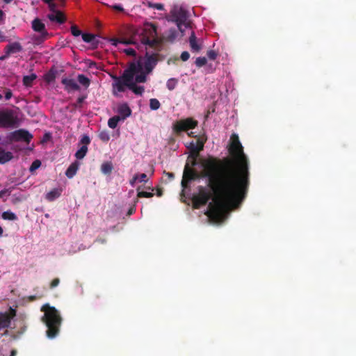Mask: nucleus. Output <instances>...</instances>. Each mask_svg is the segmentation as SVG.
<instances>
[{
	"instance_id": "c85d7f7f",
	"label": "nucleus",
	"mask_w": 356,
	"mask_h": 356,
	"mask_svg": "<svg viewBox=\"0 0 356 356\" xmlns=\"http://www.w3.org/2000/svg\"><path fill=\"white\" fill-rule=\"evenodd\" d=\"M178 83V80L175 78H171L168 80L166 87L169 90H173Z\"/></svg>"
},
{
	"instance_id": "39448f33",
	"label": "nucleus",
	"mask_w": 356,
	"mask_h": 356,
	"mask_svg": "<svg viewBox=\"0 0 356 356\" xmlns=\"http://www.w3.org/2000/svg\"><path fill=\"white\" fill-rule=\"evenodd\" d=\"M139 37L141 42L149 47L153 48L159 44L156 26L153 23H145Z\"/></svg>"
},
{
	"instance_id": "052dcab7",
	"label": "nucleus",
	"mask_w": 356,
	"mask_h": 356,
	"mask_svg": "<svg viewBox=\"0 0 356 356\" xmlns=\"http://www.w3.org/2000/svg\"><path fill=\"white\" fill-rule=\"evenodd\" d=\"M165 175L168 177L170 179H173L175 177V175L172 172H165Z\"/></svg>"
},
{
	"instance_id": "f704fd0d",
	"label": "nucleus",
	"mask_w": 356,
	"mask_h": 356,
	"mask_svg": "<svg viewBox=\"0 0 356 356\" xmlns=\"http://www.w3.org/2000/svg\"><path fill=\"white\" fill-rule=\"evenodd\" d=\"M49 37V35L44 36V35H43V33H40L39 35H38L35 38L34 41L37 44H41L42 42L45 41Z\"/></svg>"
},
{
	"instance_id": "b1692460",
	"label": "nucleus",
	"mask_w": 356,
	"mask_h": 356,
	"mask_svg": "<svg viewBox=\"0 0 356 356\" xmlns=\"http://www.w3.org/2000/svg\"><path fill=\"white\" fill-rule=\"evenodd\" d=\"M178 33L175 29H170L166 33L164 37L165 41L172 42L177 38Z\"/></svg>"
},
{
	"instance_id": "423d86ee",
	"label": "nucleus",
	"mask_w": 356,
	"mask_h": 356,
	"mask_svg": "<svg viewBox=\"0 0 356 356\" xmlns=\"http://www.w3.org/2000/svg\"><path fill=\"white\" fill-rule=\"evenodd\" d=\"M18 122L17 116L13 110L0 111V127L4 128L13 127Z\"/></svg>"
},
{
	"instance_id": "58836bf2",
	"label": "nucleus",
	"mask_w": 356,
	"mask_h": 356,
	"mask_svg": "<svg viewBox=\"0 0 356 356\" xmlns=\"http://www.w3.org/2000/svg\"><path fill=\"white\" fill-rule=\"evenodd\" d=\"M56 78L55 74L54 72H48L44 76V79L47 83H51Z\"/></svg>"
},
{
	"instance_id": "ddd939ff",
	"label": "nucleus",
	"mask_w": 356,
	"mask_h": 356,
	"mask_svg": "<svg viewBox=\"0 0 356 356\" xmlns=\"http://www.w3.org/2000/svg\"><path fill=\"white\" fill-rule=\"evenodd\" d=\"M16 311L14 309L10 308L9 313L0 312V330L9 327L11 319L15 316Z\"/></svg>"
},
{
	"instance_id": "de8ad7c7",
	"label": "nucleus",
	"mask_w": 356,
	"mask_h": 356,
	"mask_svg": "<svg viewBox=\"0 0 356 356\" xmlns=\"http://www.w3.org/2000/svg\"><path fill=\"white\" fill-rule=\"evenodd\" d=\"M48 5H49V10H50L51 11H52V12H53V13H56V11H58V10H56V7H57V6H56V4L55 3H53L52 1H50V2H49V3H48Z\"/></svg>"
},
{
	"instance_id": "0e129e2a",
	"label": "nucleus",
	"mask_w": 356,
	"mask_h": 356,
	"mask_svg": "<svg viewBox=\"0 0 356 356\" xmlns=\"http://www.w3.org/2000/svg\"><path fill=\"white\" fill-rule=\"evenodd\" d=\"M16 354H17V350H11L10 356H15Z\"/></svg>"
},
{
	"instance_id": "4468645a",
	"label": "nucleus",
	"mask_w": 356,
	"mask_h": 356,
	"mask_svg": "<svg viewBox=\"0 0 356 356\" xmlns=\"http://www.w3.org/2000/svg\"><path fill=\"white\" fill-rule=\"evenodd\" d=\"M172 15L177 23V25L179 29H181V25L183 24L187 18L186 13L183 9L174 10Z\"/></svg>"
},
{
	"instance_id": "8fccbe9b",
	"label": "nucleus",
	"mask_w": 356,
	"mask_h": 356,
	"mask_svg": "<svg viewBox=\"0 0 356 356\" xmlns=\"http://www.w3.org/2000/svg\"><path fill=\"white\" fill-rule=\"evenodd\" d=\"M40 164L41 163L39 160H35V161L33 162L30 170H33V169L38 168L40 165Z\"/></svg>"
},
{
	"instance_id": "cd10ccee",
	"label": "nucleus",
	"mask_w": 356,
	"mask_h": 356,
	"mask_svg": "<svg viewBox=\"0 0 356 356\" xmlns=\"http://www.w3.org/2000/svg\"><path fill=\"white\" fill-rule=\"evenodd\" d=\"M77 80L80 84L86 88H88L90 86V79L83 74H79L77 76Z\"/></svg>"
},
{
	"instance_id": "09e8293b",
	"label": "nucleus",
	"mask_w": 356,
	"mask_h": 356,
	"mask_svg": "<svg viewBox=\"0 0 356 356\" xmlns=\"http://www.w3.org/2000/svg\"><path fill=\"white\" fill-rule=\"evenodd\" d=\"M138 179L139 180L140 182H147V175L145 173H142L140 175H138Z\"/></svg>"
},
{
	"instance_id": "774afa93",
	"label": "nucleus",
	"mask_w": 356,
	"mask_h": 356,
	"mask_svg": "<svg viewBox=\"0 0 356 356\" xmlns=\"http://www.w3.org/2000/svg\"><path fill=\"white\" fill-rule=\"evenodd\" d=\"M6 3H10L13 0H3Z\"/></svg>"
},
{
	"instance_id": "680f3d73",
	"label": "nucleus",
	"mask_w": 356,
	"mask_h": 356,
	"mask_svg": "<svg viewBox=\"0 0 356 356\" xmlns=\"http://www.w3.org/2000/svg\"><path fill=\"white\" fill-rule=\"evenodd\" d=\"M138 178V175H136L134 177H133V179L130 181L131 182V184H134V183L136 181V180H137Z\"/></svg>"
},
{
	"instance_id": "69168bd1",
	"label": "nucleus",
	"mask_w": 356,
	"mask_h": 356,
	"mask_svg": "<svg viewBox=\"0 0 356 356\" xmlns=\"http://www.w3.org/2000/svg\"><path fill=\"white\" fill-rule=\"evenodd\" d=\"M188 135L189 136L195 137V138H197V136H195V135H194V133H193V131H191V132L188 133Z\"/></svg>"
},
{
	"instance_id": "c756f323",
	"label": "nucleus",
	"mask_w": 356,
	"mask_h": 356,
	"mask_svg": "<svg viewBox=\"0 0 356 356\" xmlns=\"http://www.w3.org/2000/svg\"><path fill=\"white\" fill-rule=\"evenodd\" d=\"M81 36L83 40L88 43L93 44V42L95 39V35L92 33H82Z\"/></svg>"
},
{
	"instance_id": "6e6552de",
	"label": "nucleus",
	"mask_w": 356,
	"mask_h": 356,
	"mask_svg": "<svg viewBox=\"0 0 356 356\" xmlns=\"http://www.w3.org/2000/svg\"><path fill=\"white\" fill-rule=\"evenodd\" d=\"M200 177V175L198 173V172L193 168H191L189 165V163L187 162L183 174V177L181 180V186L184 188L187 187L188 183L192 181L195 180L196 179H198Z\"/></svg>"
},
{
	"instance_id": "a19ab883",
	"label": "nucleus",
	"mask_w": 356,
	"mask_h": 356,
	"mask_svg": "<svg viewBox=\"0 0 356 356\" xmlns=\"http://www.w3.org/2000/svg\"><path fill=\"white\" fill-rule=\"evenodd\" d=\"M86 99L85 96L79 97L76 102L73 104V106L75 108H81L82 103L83 102L84 99Z\"/></svg>"
},
{
	"instance_id": "412c9836",
	"label": "nucleus",
	"mask_w": 356,
	"mask_h": 356,
	"mask_svg": "<svg viewBox=\"0 0 356 356\" xmlns=\"http://www.w3.org/2000/svg\"><path fill=\"white\" fill-rule=\"evenodd\" d=\"M112 78L116 81L115 83L113 84V87L116 88L118 92H124L126 85L125 81L122 79V76L118 77L116 76H112Z\"/></svg>"
},
{
	"instance_id": "393cba45",
	"label": "nucleus",
	"mask_w": 356,
	"mask_h": 356,
	"mask_svg": "<svg viewBox=\"0 0 356 356\" xmlns=\"http://www.w3.org/2000/svg\"><path fill=\"white\" fill-rule=\"evenodd\" d=\"M36 78V74L33 73L30 75L24 76L23 77V84L26 87H30L33 85V82Z\"/></svg>"
},
{
	"instance_id": "aec40b11",
	"label": "nucleus",
	"mask_w": 356,
	"mask_h": 356,
	"mask_svg": "<svg viewBox=\"0 0 356 356\" xmlns=\"http://www.w3.org/2000/svg\"><path fill=\"white\" fill-rule=\"evenodd\" d=\"M62 193V189L61 188H54L49 193H47L45 195L46 200H47L49 202H53L56 199L58 198Z\"/></svg>"
},
{
	"instance_id": "0eeeda50",
	"label": "nucleus",
	"mask_w": 356,
	"mask_h": 356,
	"mask_svg": "<svg viewBox=\"0 0 356 356\" xmlns=\"http://www.w3.org/2000/svg\"><path fill=\"white\" fill-rule=\"evenodd\" d=\"M6 138L9 143L13 141H24L29 144L33 138V135L27 130L21 129L10 133Z\"/></svg>"
},
{
	"instance_id": "603ef678",
	"label": "nucleus",
	"mask_w": 356,
	"mask_h": 356,
	"mask_svg": "<svg viewBox=\"0 0 356 356\" xmlns=\"http://www.w3.org/2000/svg\"><path fill=\"white\" fill-rule=\"evenodd\" d=\"M12 96H13V92H12L11 90L6 89L5 91L6 99H7V100L10 99L12 97Z\"/></svg>"
},
{
	"instance_id": "7ed1b4c3",
	"label": "nucleus",
	"mask_w": 356,
	"mask_h": 356,
	"mask_svg": "<svg viewBox=\"0 0 356 356\" xmlns=\"http://www.w3.org/2000/svg\"><path fill=\"white\" fill-rule=\"evenodd\" d=\"M159 54L154 53L149 54L146 52L144 58L140 57L136 65H140L141 70L138 72L136 76V81L138 83H145L147 81V75L150 74L158 63Z\"/></svg>"
},
{
	"instance_id": "a18cd8bd",
	"label": "nucleus",
	"mask_w": 356,
	"mask_h": 356,
	"mask_svg": "<svg viewBox=\"0 0 356 356\" xmlns=\"http://www.w3.org/2000/svg\"><path fill=\"white\" fill-rule=\"evenodd\" d=\"M60 283L59 278H54L50 283L49 288L54 289Z\"/></svg>"
},
{
	"instance_id": "5701e85b",
	"label": "nucleus",
	"mask_w": 356,
	"mask_h": 356,
	"mask_svg": "<svg viewBox=\"0 0 356 356\" xmlns=\"http://www.w3.org/2000/svg\"><path fill=\"white\" fill-rule=\"evenodd\" d=\"M78 168L79 165L76 162L72 163L67 169L65 175L70 179L72 178L76 175Z\"/></svg>"
},
{
	"instance_id": "49530a36",
	"label": "nucleus",
	"mask_w": 356,
	"mask_h": 356,
	"mask_svg": "<svg viewBox=\"0 0 356 356\" xmlns=\"http://www.w3.org/2000/svg\"><path fill=\"white\" fill-rule=\"evenodd\" d=\"M190 57V54L188 51H183L181 54V59L183 60V61H186Z\"/></svg>"
},
{
	"instance_id": "1a4fd4ad",
	"label": "nucleus",
	"mask_w": 356,
	"mask_h": 356,
	"mask_svg": "<svg viewBox=\"0 0 356 356\" xmlns=\"http://www.w3.org/2000/svg\"><path fill=\"white\" fill-rule=\"evenodd\" d=\"M197 124V122L191 118L177 121L173 125V129L176 133L188 131L190 129H194Z\"/></svg>"
},
{
	"instance_id": "6ab92c4d",
	"label": "nucleus",
	"mask_w": 356,
	"mask_h": 356,
	"mask_svg": "<svg viewBox=\"0 0 356 356\" xmlns=\"http://www.w3.org/2000/svg\"><path fill=\"white\" fill-rule=\"evenodd\" d=\"M189 44L191 50L194 52H199L202 49V45L198 43L194 32H192L189 37Z\"/></svg>"
},
{
	"instance_id": "c03bdc74",
	"label": "nucleus",
	"mask_w": 356,
	"mask_h": 356,
	"mask_svg": "<svg viewBox=\"0 0 356 356\" xmlns=\"http://www.w3.org/2000/svg\"><path fill=\"white\" fill-rule=\"evenodd\" d=\"M124 52L128 55V56H135L136 54V52L135 51V49H132V48H128V49H125L124 50Z\"/></svg>"
},
{
	"instance_id": "37998d69",
	"label": "nucleus",
	"mask_w": 356,
	"mask_h": 356,
	"mask_svg": "<svg viewBox=\"0 0 356 356\" xmlns=\"http://www.w3.org/2000/svg\"><path fill=\"white\" fill-rule=\"evenodd\" d=\"M149 7H152L153 8H155L159 10H163L164 9V6L162 3H151L149 4Z\"/></svg>"
},
{
	"instance_id": "dca6fc26",
	"label": "nucleus",
	"mask_w": 356,
	"mask_h": 356,
	"mask_svg": "<svg viewBox=\"0 0 356 356\" xmlns=\"http://www.w3.org/2000/svg\"><path fill=\"white\" fill-rule=\"evenodd\" d=\"M32 29L34 31L39 33H43V35H49V33L45 29L44 24L38 18H35L32 21Z\"/></svg>"
},
{
	"instance_id": "a878e982",
	"label": "nucleus",
	"mask_w": 356,
	"mask_h": 356,
	"mask_svg": "<svg viewBox=\"0 0 356 356\" xmlns=\"http://www.w3.org/2000/svg\"><path fill=\"white\" fill-rule=\"evenodd\" d=\"M13 154L10 152L0 151V163H5L13 159Z\"/></svg>"
},
{
	"instance_id": "f8f14e48",
	"label": "nucleus",
	"mask_w": 356,
	"mask_h": 356,
	"mask_svg": "<svg viewBox=\"0 0 356 356\" xmlns=\"http://www.w3.org/2000/svg\"><path fill=\"white\" fill-rule=\"evenodd\" d=\"M22 49V46L19 42H14L10 43L5 47V54L0 57V60H3L8 58L11 54L20 52Z\"/></svg>"
},
{
	"instance_id": "4be33fe9",
	"label": "nucleus",
	"mask_w": 356,
	"mask_h": 356,
	"mask_svg": "<svg viewBox=\"0 0 356 356\" xmlns=\"http://www.w3.org/2000/svg\"><path fill=\"white\" fill-rule=\"evenodd\" d=\"M113 170V165L111 161H106L102 164L101 165V172L106 175H109L111 174Z\"/></svg>"
},
{
	"instance_id": "9d476101",
	"label": "nucleus",
	"mask_w": 356,
	"mask_h": 356,
	"mask_svg": "<svg viewBox=\"0 0 356 356\" xmlns=\"http://www.w3.org/2000/svg\"><path fill=\"white\" fill-rule=\"evenodd\" d=\"M207 137L205 134L198 136L197 138L196 143L192 141L190 143L188 148L190 149L191 152L195 156H198L200 151L203 150L204 143L207 142Z\"/></svg>"
},
{
	"instance_id": "f03ea898",
	"label": "nucleus",
	"mask_w": 356,
	"mask_h": 356,
	"mask_svg": "<svg viewBox=\"0 0 356 356\" xmlns=\"http://www.w3.org/2000/svg\"><path fill=\"white\" fill-rule=\"evenodd\" d=\"M41 311L44 312L41 320L47 327V336L49 339H54L58 334L63 321L60 313L54 307L47 303L42 306Z\"/></svg>"
},
{
	"instance_id": "f257e3e1",
	"label": "nucleus",
	"mask_w": 356,
	"mask_h": 356,
	"mask_svg": "<svg viewBox=\"0 0 356 356\" xmlns=\"http://www.w3.org/2000/svg\"><path fill=\"white\" fill-rule=\"evenodd\" d=\"M229 152L232 159L210 156L202 161L201 177L208 179V187H197L192 197L193 207L200 209L212 200L205 212L212 221L220 222L227 204L237 206L245 198L250 185L249 161L236 134L230 138Z\"/></svg>"
},
{
	"instance_id": "5fc2aeb1",
	"label": "nucleus",
	"mask_w": 356,
	"mask_h": 356,
	"mask_svg": "<svg viewBox=\"0 0 356 356\" xmlns=\"http://www.w3.org/2000/svg\"><path fill=\"white\" fill-rule=\"evenodd\" d=\"M10 191L9 189H3L0 191V197H2L6 194H10Z\"/></svg>"
},
{
	"instance_id": "72a5a7b5",
	"label": "nucleus",
	"mask_w": 356,
	"mask_h": 356,
	"mask_svg": "<svg viewBox=\"0 0 356 356\" xmlns=\"http://www.w3.org/2000/svg\"><path fill=\"white\" fill-rule=\"evenodd\" d=\"M207 60L205 57H198L196 58L195 65L197 67H201L206 65Z\"/></svg>"
},
{
	"instance_id": "e2e57ef3",
	"label": "nucleus",
	"mask_w": 356,
	"mask_h": 356,
	"mask_svg": "<svg viewBox=\"0 0 356 356\" xmlns=\"http://www.w3.org/2000/svg\"><path fill=\"white\" fill-rule=\"evenodd\" d=\"M162 194H163L162 190L161 188H158L157 193H156L157 196L161 197L162 195Z\"/></svg>"
},
{
	"instance_id": "6e6d98bb",
	"label": "nucleus",
	"mask_w": 356,
	"mask_h": 356,
	"mask_svg": "<svg viewBox=\"0 0 356 356\" xmlns=\"http://www.w3.org/2000/svg\"><path fill=\"white\" fill-rule=\"evenodd\" d=\"M113 9H115V10H116L120 11V12H122V11H123V10H124V9H123V8L122 7V6L118 5V4H115V5H114V6H113Z\"/></svg>"
},
{
	"instance_id": "bf43d9fd",
	"label": "nucleus",
	"mask_w": 356,
	"mask_h": 356,
	"mask_svg": "<svg viewBox=\"0 0 356 356\" xmlns=\"http://www.w3.org/2000/svg\"><path fill=\"white\" fill-rule=\"evenodd\" d=\"M135 211H136V208H135V207H131V208L129 209V211H128V212H127V215H128V216H131V215H132Z\"/></svg>"
},
{
	"instance_id": "338daca9",
	"label": "nucleus",
	"mask_w": 356,
	"mask_h": 356,
	"mask_svg": "<svg viewBox=\"0 0 356 356\" xmlns=\"http://www.w3.org/2000/svg\"><path fill=\"white\" fill-rule=\"evenodd\" d=\"M46 3H49L50 1H52L53 0H42Z\"/></svg>"
},
{
	"instance_id": "2f4dec72",
	"label": "nucleus",
	"mask_w": 356,
	"mask_h": 356,
	"mask_svg": "<svg viewBox=\"0 0 356 356\" xmlns=\"http://www.w3.org/2000/svg\"><path fill=\"white\" fill-rule=\"evenodd\" d=\"M161 106V104L157 99L152 98L149 100V107L152 110L156 111Z\"/></svg>"
},
{
	"instance_id": "864d4df0",
	"label": "nucleus",
	"mask_w": 356,
	"mask_h": 356,
	"mask_svg": "<svg viewBox=\"0 0 356 356\" xmlns=\"http://www.w3.org/2000/svg\"><path fill=\"white\" fill-rule=\"evenodd\" d=\"M41 298H42V295H41V296H28L27 298L30 301H35V300H36L38 299H40Z\"/></svg>"
},
{
	"instance_id": "3c124183",
	"label": "nucleus",
	"mask_w": 356,
	"mask_h": 356,
	"mask_svg": "<svg viewBox=\"0 0 356 356\" xmlns=\"http://www.w3.org/2000/svg\"><path fill=\"white\" fill-rule=\"evenodd\" d=\"M118 42L125 44H135L136 42L134 41L133 39H129V40H118Z\"/></svg>"
},
{
	"instance_id": "ea45409f",
	"label": "nucleus",
	"mask_w": 356,
	"mask_h": 356,
	"mask_svg": "<svg viewBox=\"0 0 356 356\" xmlns=\"http://www.w3.org/2000/svg\"><path fill=\"white\" fill-rule=\"evenodd\" d=\"M26 330V326L24 325L21 327L14 334V338L17 339L22 335Z\"/></svg>"
},
{
	"instance_id": "bb28decb",
	"label": "nucleus",
	"mask_w": 356,
	"mask_h": 356,
	"mask_svg": "<svg viewBox=\"0 0 356 356\" xmlns=\"http://www.w3.org/2000/svg\"><path fill=\"white\" fill-rule=\"evenodd\" d=\"M122 120L120 116L115 115L111 118L108 121V125L111 129H115L117 127L119 121Z\"/></svg>"
},
{
	"instance_id": "2eb2a0df",
	"label": "nucleus",
	"mask_w": 356,
	"mask_h": 356,
	"mask_svg": "<svg viewBox=\"0 0 356 356\" xmlns=\"http://www.w3.org/2000/svg\"><path fill=\"white\" fill-rule=\"evenodd\" d=\"M61 83L65 86V90L68 92H70L71 91L79 90L80 89L79 86L73 79L63 78Z\"/></svg>"
},
{
	"instance_id": "473e14b6",
	"label": "nucleus",
	"mask_w": 356,
	"mask_h": 356,
	"mask_svg": "<svg viewBox=\"0 0 356 356\" xmlns=\"http://www.w3.org/2000/svg\"><path fill=\"white\" fill-rule=\"evenodd\" d=\"M99 138L102 141L106 143L110 140V135L106 131H102L99 134Z\"/></svg>"
},
{
	"instance_id": "13d9d810",
	"label": "nucleus",
	"mask_w": 356,
	"mask_h": 356,
	"mask_svg": "<svg viewBox=\"0 0 356 356\" xmlns=\"http://www.w3.org/2000/svg\"><path fill=\"white\" fill-rule=\"evenodd\" d=\"M5 14L3 10H0V24H3L4 21Z\"/></svg>"
},
{
	"instance_id": "c9c22d12",
	"label": "nucleus",
	"mask_w": 356,
	"mask_h": 356,
	"mask_svg": "<svg viewBox=\"0 0 356 356\" xmlns=\"http://www.w3.org/2000/svg\"><path fill=\"white\" fill-rule=\"evenodd\" d=\"M71 33L75 36H79L82 34V32L81 30L79 29L78 26L76 25H72L71 26Z\"/></svg>"
},
{
	"instance_id": "4c0bfd02",
	"label": "nucleus",
	"mask_w": 356,
	"mask_h": 356,
	"mask_svg": "<svg viewBox=\"0 0 356 356\" xmlns=\"http://www.w3.org/2000/svg\"><path fill=\"white\" fill-rule=\"evenodd\" d=\"M197 156H195L194 154H193V152H191V154L189 155L188 158V160L191 159L190 162H191V165L190 166L191 168H193L195 167L196 165H197Z\"/></svg>"
},
{
	"instance_id": "4d7b16f0",
	"label": "nucleus",
	"mask_w": 356,
	"mask_h": 356,
	"mask_svg": "<svg viewBox=\"0 0 356 356\" xmlns=\"http://www.w3.org/2000/svg\"><path fill=\"white\" fill-rule=\"evenodd\" d=\"M7 40V38L4 35L3 33L0 30V42Z\"/></svg>"
},
{
	"instance_id": "f3484780",
	"label": "nucleus",
	"mask_w": 356,
	"mask_h": 356,
	"mask_svg": "<svg viewBox=\"0 0 356 356\" xmlns=\"http://www.w3.org/2000/svg\"><path fill=\"white\" fill-rule=\"evenodd\" d=\"M47 17L51 22H56L60 24L65 23L66 21V17L60 10L54 13L48 14Z\"/></svg>"
},
{
	"instance_id": "79ce46f5",
	"label": "nucleus",
	"mask_w": 356,
	"mask_h": 356,
	"mask_svg": "<svg viewBox=\"0 0 356 356\" xmlns=\"http://www.w3.org/2000/svg\"><path fill=\"white\" fill-rule=\"evenodd\" d=\"M207 55L210 60H215L217 58L218 54L214 50H209L207 51Z\"/></svg>"
},
{
	"instance_id": "a211bd4d",
	"label": "nucleus",
	"mask_w": 356,
	"mask_h": 356,
	"mask_svg": "<svg viewBox=\"0 0 356 356\" xmlns=\"http://www.w3.org/2000/svg\"><path fill=\"white\" fill-rule=\"evenodd\" d=\"M118 113L119 114V116H120L121 120H124L131 115V110L127 105V104H122L118 106Z\"/></svg>"
},
{
	"instance_id": "7c9ffc66",
	"label": "nucleus",
	"mask_w": 356,
	"mask_h": 356,
	"mask_svg": "<svg viewBox=\"0 0 356 356\" xmlns=\"http://www.w3.org/2000/svg\"><path fill=\"white\" fill-rule=\"evenodd\" d=\"M2 218L4 220H15L17 218V216L14 213L10 211H4L2 213Z\"/></svg>"
},
{
	"instance_id": "9b49d317",
	"label": "nucleus",
	"mask_w": 356,
	"mask_h": 356,
	"mask_svg": "<svg viewBox=\"0 0 356 356\" xmlns=\"http://www.w3.org/2000/svg\"><path fill=\"white\" fill-rule=\"evenodd\" d=\"M90 138L88 135L84 134L82 136L79 143V145H81V147L75 153V157L77 159H82L85 157L88 150V145L90 143Z\"/></svg>"
},
{
	"instance_id": "20e7f679",
	"label": "nucleus",
	"mask_w": 356,
	"mask_h": 356,
	"mask_svg": "<svg viewBox=\"0 0 356 356\" xmlns=\"http://www.w3.org/2000/svg\"><path fill=\"white\" fill-rule=\"evenodd\" d=\"M141 70L140 65H136L134 62L131 63L129 67L124 70L122 78L125 81V85L132 92L138 95H142L145 88L143 86H137L136 76L138 72Z\"/></svg>"
},
{
	"instance_id": "e433bc0d",
	"label": "nucleus",
	"mask_w": 356,
	"mask_h": 356,
	"mask_svg": "<svg viewBox=\"0 0 356 356\" xmlns=\"http://www.w3.org/2000/svg\"><path fill=\"white\" fill-rule=\"evenodd\" d=\"M137 196L138 197H152L154 196V193L152 192H146V191H138Z\"/></svg>"
}]
</instances>
